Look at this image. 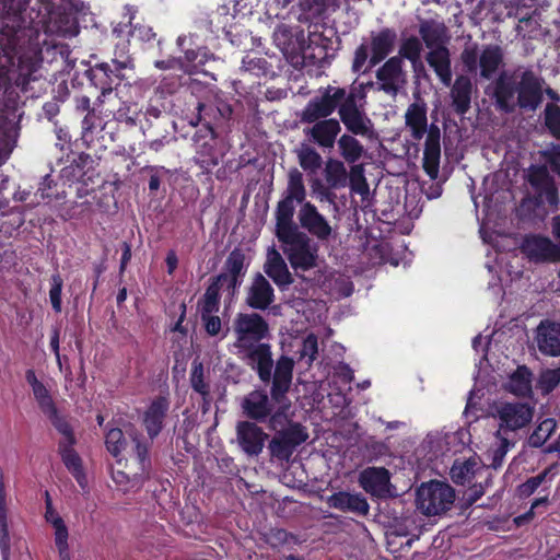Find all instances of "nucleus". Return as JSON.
Listing matches in <instances>:
<instances>
[{"instance_id": "69168bd1", "label": "nucleus", "mask_w": 560, "mask_h": 560, "mask_svg": "<svg viewBox=\"0 0 560 560\" xmlns=\"http://www.w3.org/2000/svg\"><path fill=\"white\" fill-rule=\"evenodd\" d=\"M59 329L57 327H55L52 329V336H51V339H50V347L56 355V359H57V363L58 365L61 368V358H60V353H59Z\"/></svg>"}, {"instance_id": "13d9d810", "label": "nucleus", "mask_w": 560, "mask_h": 560, "mask_svg": "<svg viewBox=\"0 0 560 560\" xmlns=\"http://www.w3.org/2000/svg\"><path fill=\"white\" fill-rule=\"evenodd\" d=\"M549 468L545 469L537 476H534L526 480L524 483L520 486V491L523 495H530L534 491L544 482L547 475L549 474Z\"/></svg>"}, {"instance_id": "4be33fe9", "label": "nucleus", "mask_w": 560, "mask_h": 560, "mask_svg": "<svg viewBox=\"0 0 560 560\" xmlns=\"http://www.w3.org/2000/svg\"><path fill=\"white\" fill-rule=\"evenodd\" d=\"M528 182L550 206L559 203L558 188L546 165L529 167Z\"/></svg>"}, {"instance_id": "20e7f679", "label": "nucleus", "mask_w": 560, "mask_h": 560, "mask_svg": "<svg viewBox=\"0 0 560 560\" xmlns=\"http://www.w3.org/2000/svg\"><path fill=\"white\" fill-rule=\"evenodd\" d=\"M428 106L424 100L416 97L405 113V126L410 133V137L419 141L427 133L423 149L422 166L424 172L431 179L439 176L440 160H441V131L440 128L431 124L428 125Z\"/></svg>"}, {"instance_id": "338daca9", "label": "nucleus", "mask_w": 560, "mask_h": 560, "mask_svg": "<svg viewBox=\"0 0 560 560\" xmlns=\"http://www.w3.org/2000/svg\"><path fill=\"white\" fill-rule=\"evenodd\" d=\"M3 7L9 11H12L14 14L21 12L25 9L26 2L23 0H19L15 5H13V0H2Z\"/></svg>"}, {"instance_id": "7c9ffc66", "label": "nucleus", "mask_w": 560, "mask_h": 560, "mask_svg": "<svg viewBox=\"0 0 560 560\" xmlns=\"http://www.w3.org/2000/svg\"><path fill=\"white\" fill-rule=\"evenodd\" d=\"M419 34L429 49L445 46L448 38L444 23L434 20L422 21L419 25Z\"/></svg>"}, {"instance_id": "052dcab7", "label": "nucleus", "mask_w": 560, "mask_h": 560, "mask_svg": "<svg viewBox=\"0 0 560 560\" xmlns=\"http://www.w3.org/2000/svg\"><path fill=\"white\" fill-rule=\"evenodd\" d=\"M202 322L205 323L206 331L210 336H215L221 330V319L219 316H215L213 314L208 316H201Z\"/></svg>"}, {"instance_id": "4d7b16f0", "label": "nucleus", "mask_w": 560, "mask_h": 560, "mask_svg": "<svg viewBox=\"0 0 560 560\" xmlns=\"http://www.w3.org/2000/svg\"><path fill=\"white\" fill-rule=\"evenodd\" d=\"M541 155L550 170L560 176V145L551 144L548 149L541 152Z\"/></svg>"}, {"instance_id": "473e14b6", "label": "nucleus", "mask_w": 560, "mask_h": 560, "mask_svg": "<svg viewBox=\"0 0 560 560\" xmlns=\"http://www.w3.org/2000/svg\"><path fill=\"white\" fill-rule=\"evenodd\" d=\"M483 471H487V469L475 457H470L465 462H454L451 468V478L457 485H465Z\"/></svg>"}, {"instance_id": "bb28decb", "label": "nucleus", "mask_w": 560, "mask_h": 560, "mask_svg": "<svg viewBox=\"0 0 560 560\" xmlns=\"http://www.w3.org/2000/svg\"><path fill=\"white\" fill-rule=\"evenodd\" d=\"M425 60L434 70L440 81L444 85L450 86L453 77L450 49L446 46L431 48L425 56Z\"/></svg>"}, {"instance_id": "2f4dec72", "label": "nucleus", "mask_w": 560, "mask_h": 560, "mask_svg": "<svg viewBox=\"0 0 560 560\" xmlns=\"http://www.w3.org/2000/svg\"><path fill=\"white\" fill-rule=\"evenodd\" d=\"M74 444L58 445L60 455L66 468L72 474L81 488L86 487V477L83 471L82 459L73 448Z\"/></svg>"}, {"instance_id": "5701e85b", "label": "nucleus", "mask_w": 560, "mask_h": 560, "mask_svg": "<svg viewBox=\"0 0 560 560\" xmlns=\"http://www.w3.org/2000/svg\"><path fill=\"white\" fill-rule=\"evenodd\" d=\"M170 402L165 397H156L143 413V425L148 436L153 441L162 431Z\"/></svg>"}, {"instance_id": "72a5a7b5", "label": "nucleus", "mask_w": 560, "mask_h": 560, "mask_svg": "<svg viewBox=\"0 0 560 560\" xmlns=\"http://www.w3.org/2000/svg\"><path fill=\"white\" fill-rule=\"evenodd\" d=\"M132 441V453L135 454L140 465V476L147 477L151 469V459L149 456V450L151 443H149L135 428L127 431Z\"/></svg>"}, {"instance_id": "2eb2a0df", "label": "nucleus", "mask_w": 560, "mask_h": 560, "mask_svg": "<svg viewBox=\"0 0 560 560\" xmlns=\"http://www.w3.org/2000/svg\"><path fill=\"white\" fill-rule=\"evenodd\" d=\"M340 120L348 131L357 136L370 137L373 132L371 119L363 109L359 108L355 102V95L349 93L345 95L337 106Z\"/></svg>"}, {"instance_id": "680f3d73", "label": "nucleus", "mask_w": 560, "mask_h": 560, "mask_svg": "<svg viewBox=\"0 0 560 560\" xmlns=\"http://www.w3.org/2000/svg\"><path fill=\"white\" fill-rule=\"evenodd\" d=\"M485 494V487L482 483L474 485L467 494L466 502L471 505L477 502Z\"/></svg>"}, {"instance_id": "4468645a", "label": "nucleus", "mask_w": 560, "mask_h": 560, "mask_svg": "<svg viewBox=\"0 0 560 560\" xmlns=\"http://www.w3.org/2000/svg\"><path fill=\"white\" fill-rule=\"evenodd\" d=\"M522 254L535 264L560 261V245L539 234L526 235L521 243Z\"/></svg>"}, {"instance_id": "f3484780", "label": "nucleus", "mask_w": 560, "mask_h": 560, "mask_svg": "<svg viewBox=\"0 0 560 560\" xmlns=\"http://www.w3.org/2000/svg\"><path fill=\"white\" fill-rule=\"evenodd\" d=\"M268 434L250 421H240L236 424V441L241 450L248 456H258L264 448Z\"/></svg>"}, {"instance_id": "49530a36", "label": "nucleus", "mask_w": 560, "mask_h": 560, "mask_svg": "<svg viewBox=\"0 0 560 560\" xmlns=\"http://www.w3.org/2000/svg\"><path fill=\"white\" fill-rule=\"evenodd\" d=\"M299 354L300 360H305L307 366H311L316 360L318 354V339L314 334H310L304 338Z\"/></svg>"}, {"instance_id": "a211bd4d", "label": "nucleus", "mask_w": 560, "mask_h": 560, "mask_svg": "<svg viewBox=\"0 0 560 560\" xmlns=\"http://www.w3.org/2000/svg\"><path fill=\"white\" fill-rule=\"evenodd\" d=\"M359 483L363 490L376 498H386L390 493V474L384 467H368L359 475Z\"/></svg>"}, {"instance_id": "c03bdc74", "label": "nucleus", "mask_w": 560, "mask_h": 560, "mask_svg": "<svg viewBox=\"0 0 560 560\" xmlns=\"http://www.w3.org/2000/svg\"><path fill=\"white\" fill-rule=\"evenodd\" d=\"M349 182L352 192L360 195L363 200H365L369 197L370 187L366 182V178L364 177L362 165H354L351 167Z\"/></svg>"}, {"instance_id": "bf43d9fd", "label": "nucleus", "mask_w": 560, "mask_h": 560, "mask_svg": "<svg viewBox=\"0 0 560 560\" xmlns=\"http://www.w3.org/2000/svg\"><path fill=\"white\" fill-rule=\"evenodd\" d=\"M132 20H133V18H130V21H129L130 26H131V30H130L131 36L137 37L141 40H145V42L154 38L155 34L153 33V31L150 26L140 25V24L133 25Z\"/></svg>"}, {"instance_id": "58836bf2", "label": "nucleus", "mask_w": 560, "mask_h": 560, "mask_svg": "<svg viewBox=\"0 0 560 560\" xmlns=\"http://www.w3.org/2000/svg\"><path fill=\"white\" fill-rule=\"evenodd\" d=\"M46 416L48 417L55 429L62 435V439L59 441L58 445H69L77 443V439L74 436L71 424L65 417L59 415L57 409L52 410Z\"/></svg>"}, {"instance_id": "3c124183", "label": "nucleus", "mask_w": 560, "mask_h": 560, "mask_svg": "<svg viewBox=\"0 0 560 560\" xmlns=\"http://www.w3.org/2000/svg\"><path fill=\"white\" fill-rule=\"evenodd\" d=\"M33 394L44 415L57 409L48 389L43 383L33 388Z\"/></svg>"}, {"instance_id": "9b49d317", "label": "nucleus", "mask_w": 560, "mask_h": 560, "mask_svg": "<svg viewBox=\"0 0 560 560\" xmlns=\"http://www.w3.org/2000/svg\"><path fill=\"white\" fill-rule=\"evenodd\" d=\"M235 348H248L269 336V325L258 313H238L233 320Z\"/></svg>"}, {"instance_id": "603ef678", "label": "nucleus", "mask_w": 560, "mask_h": 560, "mask_svg": "<svg viewBox=\"0 0 560 560\" xmlns=\"http://www.w3.org/2000/svg\"><path fill=\"white\" fill-rule=\"evenodd\" d=\"M0 549L2 560H9L10 558V534L8 526V514L7 510H0Z\"/></svg>"}, {"instance_id": "1a4fd4ad", "label": "nucleus", "mask_w": 560, "mask_h": 560, "mask_svg": "<svg viewBox=\"0 0 560 560\" xmlns=\"http://www.w3.org/2000/svg\"><path fill=\"white\" fill-rule=\"evenodd\" d=\"M397 40V33L393 28H382L371 33V57L369 58V46L363 43L354 51L352 71L360 72L369 61V69L384 60L394 49Z\"/></svg>"}, {"instance_id": "de8ad7c7", "label": "nucleus", "mask_w": 560, "mask_h": 560, "mask_svg": "<svg viewBox=\"0 0 560 560\" xmlns=\"http://www.w3.org/2000/svg\"><path fill=\"white\" fill-rule=\"evenodd\" d=\"M545 122L552 136L560 140V107L556 104H547L545 107Z\"/></svg>"}, {"instance_id": "79ce46f5", "label": "nucleus", "mask_w": 560, "mask_h": 560, "mask_svg": "<svg viewBox=\"0 0 560 560\" xmlns=\"http://www.w3.org/2000/svg\"><path fill=\"white\" fill-rule=\"evenodd\" d=\"M422 49L421 39L416 36H410L402 40L397 57H400L401 60L404 58L408 59L416 67V65L420 62Z\"/></svg>"}, {"instance_id": "9d476101", "label": "nucleus", "mask_w": 560, "mask_h": 560, "mask_svg": "<svg viewBox=\"0 0 560 560\" xmlns=\"http://www.w3.org/2000/svg\"><path fill=\"white\" fill-rule=\"evenodd\" d=\"M492 417L498 421L497 431H504L518 438V432L526 428L534 418L535 408L528 402L501 401L493 406Z\"/></svg>"}, {"instance_id": "7ed1b4c3", "label": "nucleus", "mask_w": 560, "mask_h": 560, "mask_svg": "<svg viewBox=\"0 0 560 560\" xmlns=\"http://www.w3.org/2000/svg\"><path fill=\"white\" fill-rule=\"evenodd\" d=\"M238 352L243 353L246 364L257 372L262 383L268 384L272 381L271 400L281 404L292 383L294 361L285 355L280 357L272 374L273 360L270 345L259 342L248 348L238 349Z\"/></svg>"}, {"instance_id": "c756f323", "label": "nucleus", "mask_w": 560, "mask_h": 560, "mask_svg": "<svg viewBox=\"0 0 560 560\" xmlns=\"http://www.w3.org/2000/svg\"><path fill=\"white\" fill-rule=\"evenodd\" d=\"M532 383V371L526 365H520L510 375L505 388L515 396L529 397L533 394Z\"/></svg>"}, {"instance_id": "c9c22d12", "label": "nucleus", "mask_w": 560, "mask_h": 560, "mask_svg": "<svg viewBox=\"0 0 560 560\" xmlns=\"http://www.w3.org/2000/svg\"><path fill=\"white\" fill-rule=\"evenodd\" d=\"M324 175L326 184L330 188H342L348 183V172L345 164L335 159H328L325 164Z\"/></svg>"}, {"instance_id": "423d86ee", "label": "nucleus", "mask_w": 560, "mask_h": 560, "mask_svg": "<svg viewBox=\"0 0 560 560\" xmlns=\"http://www.w3.org/2000/svg\"><path fill=\"white\" fill-rule=\"evenodd\" d=\"M460 60L469 73H475L482 80L493 79L504 66V50L497 44L483 45L468 43L460 52Z\"/></svg>"}, {"instance_id": "864d4df0", "label": "nucleus", "mask_w": 560, "mask_h": 560, "mask_svg": "<svg viewBox=\"0 0 560 560\" xmlns=\"http://www.w3.org/2000/svg\"><path fill=\"white\" fill-rule=\"evenodd\" d=\"M96 69L103 72L104 77L112 81V75H115L114 68L109 63H100L96 66ZM101 94L97 97V103L102 105L105 102V98L113 94L112 82H101Z\"/></svg>"}, {"instance_id": "aec40b11", "label": "nucleus", "mask_w": 560, "mask_h": 560, "mask_svg": "<svg viewBox=\"0 0 560 560\" xmlns=\"http://www.w3.org/2000/svg\"><path fill=\"white\" fill-rule=\"evenodd\" d=\"M273 302L272 285L261 273H256L246 290L245 303L253 310L265 311Z\"/></svg>"}, {"instance_id": "5fc2aeb1", "label": "nucleus", "mask_w": 560, "mask_h": 560, "mask_svg": "<svg viewBox=\"0 0 560 560\" xmlns=\"http://www.w3.org/2000/svg\"><path fill=\"white\" fill-rule=\"evenodd\" d=\"M51 288L49 290V299L52 308L55 312L60 313L61 312V291L63 285V280L61 276L56 272L51 276Z\"/></svg>"}, {"instance_id": "774afa93", "label": "nucleus", "mask_w": 560, "mask_h": 560, "mask_svg": "<svg viewBox=\"0 0 560 560\" xmlns=\"http://www.w3.org/2000/svg\"><path fill=\"white\" fill-rule=\"evenodd\" d=\"M46 117L51 120L58 113L59 106L56 102H48L43 107Z\"/></svg>"}, {"instance_id": "4c0bfd02", "label": "nucleus", "mask_w": 560, "mask_h": 560, "mask_svg": "<svg viewBox=\"0 0 560 560\" xmlns=\"http://www.w3.org/2000/svg\"><path fill=\"white\" fill-rule=\"evenodd\" d=\"M221 285L222 284L213 279L207 288L202 299L198 303L200 316H208L219 311Z\"/></svg>"}, {"instance_id": "39448f33", "label": "nucleus", "mask_w": 560, "mask_h": 560, "mask_svg": "<svg viewBox=\"0 0 560 560\" xmlns=\"http://www.w3.org/2000/svg\"><path fill=\"white\" fill-rule=\"evenodd\" d=\"M276 236L294 270L316 267L317 245L295 222L276 223Z\"/></svg>"}, {"instance_id": "a19ab883", "label": "nucleus", "mask_w": 560, "mask_h": 560, "mask_svg": "<svg viewBox=\"0 0 560 560\" xmlns=\"http://www.w3.org/2000/svg\"><path fill=\"white\" fill-rule=\"evenodd\" d=\"M52 526L55 528V544L61 560H70L71 553L68 545V528L62 518H54Z\"/></svg>"}, {"instance_id": "0e129e2a", "label": "nucleus", "mask_w": 560, "mask_h": 560, "mask_svg": "<svg viewBox=\"0 0 560 560\" xmlns=\"http://www.w3.org/2000/svg\"><path fill=\"white\" fill-rule=\"evenodd\" d=\"M131 259V245L127 242L122 243V255L120 260L119 272L124 273L128 262Z\"/></svg>"}, {"instance_id": "f257e3e1", "label": "nucleus", "mask_w": 560, "mask_h": 560, "mask_svg": "<svg viewBox=\"0 0 560 560\" xmlns=\"http://www.w3.org/2000/svg\"><path fill=\"white\" fill-rule=\"evenodd\" d=\"M545 80L533 68L517 66L502 71L493 82L492 97L498 109L506 114L517 108L535 112L544 101Z\"/></svg>"}, {"instance_id": "6ab92c4d", "label": "nucleus", "mask_w": 560, "mask_h": 560, "mask_svg": "<svg viewBox=\"0 0 560 560\" xmlns=\"http://www.w3.org/2000/svg\"><path fill=\"white\" fill-rule=\"evenodd\" d=\"M538 351L547 357H560V323L544 319L535 330Z\"/></svg>"}, {"instance_id": "8fccbe9b", "label": "nucleus", "mask_w": 560, "mask_h": 560, "mask_svg": "<svg viewBox=\"0 0 560 560\" xmlns=\"http://www.w3.org/2000/svg\"><path fill=\"white\" fill-rule=\"evenodd\" d=\"M105 443L108 452L114 456H118L126 443L124 432L118 428L110 429L106 434Z\"/></svg>"}, {"instance_id": "e433bc0d", "label": "nucleus", "mask_w": 560, "mask_h": 560, "mask_svg": "<svg viewBox=\"0 0 560 560\" xmlns=\"http://www.w3.org/2000/svg\"><path fill=\"white\" fill-rule=\"evenodd\" d=\"M337 143H338L340 155L348 163L358 162L365 152L364 147L360 143V141L358 139H355L353 136L348 135V133H343L338 139Z\"/></svg>"}, {"instance_id": "f03ea898", "label": "nucleus", "mask_w": 560, "mask_h": 560, "mask_svg": "<svg viewBox=\"0 0 560 560\" xmlns=\"http://www.w3.org/2000/svg\"><path fill=\"white\" fill-rule=\"evenodd\" d=\"M345 95V89L328 85L320 96L312 98L303 108L300 121L312 125L303 129L310 142L323 149L334 148L341 126L337 119L328 117L336 110Z\"/></svg>"}, {"instance_id": "6e6552de", "label": "nucleus", "mask_w": 560, "mask_h": 560, "mask_svg": "<svg viewBox=\"0 0 560 560\" xmlns=\"http://www.w3.org/2000/svg\"><path fill=\"white\" fill-rule=\"evenodd\" d=\"M306 197L307 190L303 173L296 167H291L287 174L285 188L281 192V198L275 210L276 223L294 222L296 207L311 203Z\"/></svg>"}, {"instance_id": "6e6d98bb", "label": "nucleus", "mask_w": 560, "mask_h": 560, "mask_svg": "<svg viewBox=\"0 0 560 560\" xmlns=\"http://www.w3.org/2000/svg\"><path fill=\"white\" fill-rule=\"evenodd\" d=\"M560 383V368L546 370L539 377L540 388L545 393H550Z\"/></svg>"}, {"instance_id": "a18cd8bd", "label": "nucleus", "mask_w": 560, "mask_h": 560, "mask_svg": "<svg viewBox=\"0 0 560 560\" xmlns=\"http://www.w3.org/2000/svg\"><path fill=\"white\" fill-rule=\"evenodd\" d=\"M190 385L194 390L200 394L203 398L209 396L210 386L205 381V368L201 362L194 361L192 363Z\"/></svg>"}, {"instance_id": "37998d69", "label": "nucleus", "mask_w": 560, "mask_h": 560, "mask_svg": "<svg viewBox=\"0 0 560 560\" xmlns=\"http://www.w3.org/2000/svg\"><path fill=\"white\" fill-rule=\"evenodd\" d=\"M214 139L211 138V142L205 141L203 143L198 145L197 156L195 158V161L200 166V168L205 171H209L211 167L219 164L214 145L212 143Z\"/></svg>"}, {"instance_id": "f704fd0d", "label": "nucleus", "mask_w": 560, "mask_h": 560, "mask_svg": "<svg viewBox=\"0 0 560 560\" xmlns=\"http://www.w3.org/2000/svg\"><path fill=\"white\" fill-rule=\"evenodd\" d=\"M299 165L307 174L315 175L323 165V158L310 143H301L295 149Z\"/></svg>"}, {"instance_id": "ddd939ff", "label": "nucleus", "mask_w": 560, "mask_h": 560, "mask_svg": "<svg viewBox=\"0 0 560 560\" xmlns=\"http://www.w3.org/2000/svg\"><path fill=\"white\" fill-rule=\"evenodd\" d=\"M298 221L300 230L303 229L308 236L311 235L319 242H328L336 235L337 226L331 225L330 221L312 202L300 207Z\"/></svg>"}, {"instance_id": "e2e57ef3", "label": "nucleus", "mask_w": 560, "mask_h": 560, "mask_svg": "<svg viewBox=\"0 0 560 560\" xmlns=\"http://www.w3.org/2000/svg\"><path fill=\"white\" fill-rule=\"evenodd\" d=\"M52 184H54V180L50 177V175L44 176V178L37 189L36 196L39 195L40 199L48 198L50 196L48 191L51 189Z\"/></svg>"}, {"instance_id": "cd10ccee", "label": "nucleus", "mask_w": 560, "mask_h": 560, "mask_svg": "<svg viewBox=\"0 0 560 560\" xmlns=\"http://www.w3.org/2000/svg\"><path fill=\"white\" fill-rule=\"evenodd\" d=\"M264 271L269 276L278 287L285 288L293 283V278L280 253L271 247L267 253V260L264 265Z\"/></svg>"}, {"instance_id": "09e8293b", "label": "nucleus", "mask_w": 560, "mask_h": 560, "mask_svg": "<svg viewBox=\"0 0 560 560\" xmlns=\"http://www.w3.org/2000/svg\"><path fill=\"white\" fill-rule=\"evenodd\" d=\"M311 187L313 195L318 201H326L330 205H334L336 210L338 209L336 205L337 195L332 191L334 188H330L328 184L324 185L318 178L313 180Z\"/></svg>"}, {"instance_id": "412c9836", "label": "nucleus", "mask_w": 560, "mask_h": 560, "mask_svg": "<svg viewBox=\"0 0 560 560\" xmlns=\"http://www.w3.org/2000/svg\"><path fill=\"white\" fill-rule=\"evenodd\" d=\"M245 260L246 256L242 249H233L224 262V272L215 277L214 280L220 284L225 283L228 290L234 293L241 285V278L245 275Z\"/></svg>"}, {"instance_id": "c85d7f7f", "label": "nucleus", "mask_w": 560, "mask_h": 560, "mask_svg": "<svg viewBox=\"0 0 560 560\" xmlns=\"http://www.w3.org/2000/svg\"><path fill=\"white\" fill-rule=\"evenodd\" d=\"M472 82L467 75H458L451 88V98L454 110L464 115L470 109Z\"/></svg>"}, {"instance_id": "393cba45", "label": "nucleus", "mask_w": 560, "mask_h": 560, "mask_svg": "<svg viewBox=\"0 0 560 560\" xmlns=\"http://www.w3.org/2000/svg\"><path fill=\"white\" fill-rule=\"evenodd\" d=\"M244 413L256 421H265L272 412V404L265 390L250 392L242 402Z\"/></svg>"}, {"instance_id": "0eeeda50", "label": "nucleus", "mask_w": 560, "mask_h": 560, "mask_svg": "<svg viewBox=\"0 0 560 560\" xmlns=\"http://www.w3.org/2000/svg\"><path fill=\"white\" fill-rule=\"evenodd\" d=\"M455 498V490L448 483L431 480L417 489L416 503L425 516H436L450 511Z\"/></svg>"}, {"instance_id": "a878e982", "label": "nucleus", "mask_w": 560, "mask_h": 560, "mask_svg": "<svg viewBox=\"0 0 560 560\" xmlns=\"http://www.w3.org/2000/svg\"><path fill=\"white\" fill-rule=\"evenodd\" d=\"M518 439L504 431H495L493 442L486 453V459L489 467L493 469L500 468L505 459L508 452L513 448Z\"/></svg>"}, {"instance_id": "ea45409f", "label": "nucleus", "mask_w": 560, "mask_h": 560, "mask_svg": "<svg viewBox=\"0 0 560 560\" xmlns=\"http://www.w3.org/2000/svg\"><path fill=\"white\" fill-rule=\"evenodd\" d=\"M557 428V422L552 418H547L542 420L534 432L528 438V445L530 447H540L542 446L547 440L552 435Z\"/></svg>"}, {"instance_id": "f8f14e48", "label": "nucleus", "mask_w": 560, "mask_h": 560, "mask_svg": "<svg viewBox=\"0 0 560 560\" xmlns=\"http://www.w3.org/2000/svg\"><path fill=\"white\" fill-rule=\"evenodd\" d=\"M308 432L299 422H290L285 429L278 431L269 441L268 450L271 458L279 462H290L293 453L306 440Z\"/></svg>"}, {"instance_id": "dca6fc26", "label": "nucleus", "mask_w": 560, "mask_h": 560, "mask_svg": "<svg viewBox=\"0 0 560 560\" xmlns=\"http://www.w3.org/2000/svg\"><path fill=\"white\" fill-rule=\"evenodd\" d=\"M402 66L400 57H392L380 67L376 71L377 90L396 97L407 84V72Z\"/></svg>"}, {"instance_id": "b1692460", "label": "nucleus", "mask_w": 560, "mask_h": 560, "mask_svg": "<svg viewBox=\"0 0 560 560\" xmlns=\"http://www.w3.org/2000/svg\"><path fill=\"white\" fill-rule=\"evenodd\" d=\"M327 504L332 509L362 516L368 515L370 511V505L361 493L339 491L327 498Z\"/></svg>"}]
</instances>
